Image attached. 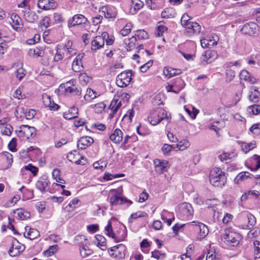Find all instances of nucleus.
Instances as JSON below:
<instances>
[{
    "instance_id": "obj_1",
    "label": "nucleus",
    "mask_w": 260,
    "mask_h": 260,
    "mask_svg": "<svg viewBox=\"0 0 260 260\" xmlns=\"http://www.w3.org/2000/svg\"><path fill=\"white\" fill-rule=\"evenodd\" d=\"M209 181L213 186L221 187L226 182V177L219 168H214L210 171Z\"/></svg>"
},
{
    "instance_id": "obj_2",
    "label": "nucleus",
    "mask_w": 260,
    "mask_h": 260,
    "mask_svg": "<svg viewBox=\"0 0 260 260\" xmlns=\"http://www.w3.org/2000/svg\"><path fill=\"white\" fill-rule=\"evenodd\" d=\"M165 119L168 120L169 117L167 116V111L162 108H157L152 111L148 116L150 123L153 125H157Z\"/></svg>"
},
{
    "instance_id": "obj_3",
    "label": "nucleus",
    "mask_w": 260,
    "mask_h": 260,
    "mask_svg": "<svg viewBox=\"0 0 260 260\" xmlns=\"http://www.w3.org/2000/svg\"><path fill=\"white\" fill-rule=\"evenodd\" d=\"M105 233L113 239L116 242L124 241L127 236V232L125 229H120L118 234L114 233L112 228V223L110 221H108L107 225L105 228Z\"/></svg>"
},
{
    "instance_id": "obj_4",
    "label": "nucleus",
    "mask_w": 260,
    "mask_h": 260,
    "mask_svg": "<svg viewBox=\"0 0 260 260\" xmlns=\"http://www.w3.org/2000/svg\"><path fill=\"white\" fill-rule=\"evenodd\" d=\"M17 136L22 139L28 140L30 138H34L36 135V129L34 127L28 125H22L19 127V130L16 131Z\"/></svg>"
},
{
    "instance_id": "obj_5",
    "label": "nucleus",
    "mask_w": 260,
    "mask_h": 260,
    "mask_svg": "<svg viewBox=\"0 0 260 260\" xmlns=\"http://www.w3.org/2000/svg\"><path fill=\"white\" fill-rule=\"evenodd\" d=\"M222 237L224 242L231 246H235L239 244L240 239L239 234L231 231L229 229H226L224 231Z\"/></svg>"
},
{
    "instance_id": "obj_6",
    "label": "nucleus",
    "mask_w": 260,
    "mask_h": 260,
    "mask_svg": "<svg viewBox=\"0 0 260 260\" xmlns=\"http://www.w3.org/2000/svg\"><path fill=\"white\" fill-rule=\"evenodd\" d=\"M132 71L123 72L117 76L116 83L120 87H125L128 86L132 80Z\"/></svg>"
},
{
    "instance_id": "obj_7",
    "label": "nucleus",
    "mask_w": 260,
    "mask_h": 260,
    "mask_svg": "<svg viewBox=\"0 0 260 260\" xmlns=\"http://www.w3.org/2000/svg\"><path fill=\"white\" fill-rule=\"evenodd\" d=\"M108 250L111 256L118 259H122L125 257L126 247L120 244L110 248Z\"/></svg>"
},
{
    "instance_id": "obj_8",
    "label": "nucleus",
    "mask_w": 260,
    "mask_h": 260,
    "mask_svg": "<svg viewBox=\"0 0 260 260\" xmlns=\"http://www.w3.org/2000/svg\"><path fill=\"white\" fill-rule=\"evenodd\" d=\"M107 38H109V34L107 32H103L101 36L95 37L91 43V50L93 51H96L103 47L105 40Z\"/></svg>"
},
{
    "instance_id": "obj_9",
    "label": "nucleus",
    "mask_w": 260,
    "mask_h": 260,
    "mask_svg": "<svg viewBox=\"0 0 260 260\" xmlns=\"http://www.w3.org/2000/svg\"><path fill=\"white\" fill-rule=\"evenodd\" d=\"M24 246L19 243L18 241L13 238L12 240L11 247L9 250V254L11 256H16L24 250Z\"/></svg>"
},
{
    "instance_id": "obj_10",
    "label": "nucleus",
    "mask_w": 260,
    "mask_h": 260,
    "mask_svg": "<svg viewBox=\"0 0 260 260\" xmlns=\"http://www.w3.org/2000/svg\"><path fill=\"white\" fill-rule=\"evenodd\" d=\"M99 11L104 15L105 18L108 19L115 18L117 15L116 8L110 5L102 6Z\"/></svg>"
},
{
    "instance_id": "obj_11",
    "label": "nucleus",
    "mask_w": 260,
    "mask_h": 260,
    "mask_svg": "<svg viewBox=\"0 0 260 260\" xmlns=\"http://www.w3.org/2000/svg\"><path fill=\"white\" fill-rule=\"evenodd\" d=\"M50 184V182L47 176L44 175L40 177L36 183V186L41 192L48 191V187Z\"/></svg>"
},
{
    "instance_id": "obj_12",
    "label": "nucleus",
    "mask_w": 260,
    "mask_h": 260,
    "mask_svg": "<svg viewBox=\"0 0 260 260\" xmlns=\"http://www.w3.org/2000/svg\"><path fill=\"white\" fill-rule=\"evenodd\" d=\"M87 21V19L82 14L75 15L68 21V26L71 27L77 25L84 24Z\"/></svg>"
},
{
    "instance_id": "obj_13",
    "label": "nucleus",
    "mask_w": 260,
    "mask_h": 260,
    "mask_svg": "<svg viewBox=\"0 0 260 260\" xmlns=\"http://www.w3.org/2000/svg\"><path fill=\"white\" fill-rule=\"evenodd\" d=\"M257 30L256 24L254 22H250L244 24L241 30L244 34L254 36L256 34Z\"/></svg>"
},
{
    "instance_id": "obj_14",
    "label": "nucleus",
    "mask_w": 260,
    "mask_h": 260,
    "mask_svg": "<svg viewBox=\"0 0 260 260\" xmlns=\"http://www.w3.org/2000/svg\"><path fill=\"white\" fill-rule=\"evenodd\" d=\"M155 171L159 174H163L169 168L168 161L156 159L154 160Z\"/></svg>"
},
{
    "instance_id": "obj_15",
    "label": "nucleus",
    "mask_w": 260,
    "mask_h": 260,
    "mask_svg": "<svg viewBox=\"0 0 260 260\" xmlns=\"http://www.w3.org/2000/svg\"><path fill=\"white\" fill-rule=\"evenodd\" d=\"M180 212L185 218H189L192 215L193 209L191 204L188 203H183L180 205Z\"/></svg>"
},
{
    "instance_id": "obj_16",
    "label": "nucleus",
    "mask_w": 260,
    "mask_h": 260,
    "mask_svg": "<svg viewBox=\"0 0 260 260\" xmlns=\"http://www.w3.org/2000/svg\"><path fill=\"white\" fill-rule=\"evenodd\" d=\"M84 242H81L80 245V253L82 257H86L91 255L93 251L89 248V243L84 237Z\"/></svg>"
},
{
    "instance_id": "obj_17",
    "label": "nucleus",
    "mask_w": 260,
    "mask_h": 260,
    "mask_svg": "<svg viewBox=\"0 0 260 260\" xmlns=\"http://www.w3.org/2000/svg\"><path fill=\"white\" fill-rule=\"evenodd\" d=\"M94 141L93 139L88 136L82 137L77 142V147L79 149L83 150L90 146Z\"/></svg>"
},
{
    "instance_id": "obj_18",
    "label": "nucleus",
    "mask_w": 260,
    "mask_h": 260,
    "mask_svg": "<svg viewBox=\"0 0 260 260\" xmlns=\"http://www.w3.org/2000/svg\"><path fill=\"white\" fill-rule=\"evenodd\" d=\"M38 6L40 9L48 10L56 8V3L53 0H39Z\"/></svg>"
},
{
    "instance_id": "obj_19",
    "label": "nucleus",
    "mask_w": 260,
    "mask_h": 260,
    "mask_svg": "<svg viewBox=\"0 0 260 260\" xmlns=\"http://www.w3.org/2000/svg\"><path fill=\"white\" fill-rule=\"evenodd\" d=\"M22 12L25 19L29 22L34 23L39 19L38 16L36 13L30 11L29 8H24V10H22Z\"/></svg>"
},
{
    "instance_id": "obj_20",
    "label": "nucleus",
    "mask_w": 260,
    "mask_h": 260,
    "mask_svg": "<svg viewBox=\"0 0 260 260\" xmlns=\"http://www.w3.org/2000/svg\"><path fill=\"white\" fill-rule=\"evenodd\" d=\"M170 82L175 89V90L174 91V93L176 94L179 93V92L184 88L185 85L184 81L180 78H175Z\"/></svg>"
},
{
    "instance_id": "obj_21",
    "label": "nucleus",
    "mask_w": 260,
    "mask_h": 260,
    "mask_svg": "<svg viewBox=\"0 0 260 260\" xmlns=\"http://www.w3.org/2000/svg\"><path fill=\"white\" fill-rule=\"evenodd\" d=\"M217 36L204 38L201 40V45L203 48H210L217 43Z\"/></svg>"
},
{
    "instance_id": "obj_22",
    "label": "nucleus",
    "mask_w": 260,
    "mask_h": 260,
    "mask_svg": "<svg viewBox=\"0 0 260 260\" xmlns=\"http://www.w3.org/2000/svg\"><path fill=\"white\" fill-rule=\"evenodd\" d=\"M12 22H10L12 27L18 30L22 27L23 23L21 18L16 14L13 13L11 16Z\"/></svg>"
},
{
    "instance_id": "obj_23",
    "label": "nucleus",
    "mask_w": 260,
    "mask_h": 260,
    "mask_svg": "<svg viewBox=\"0 0 260 260\" xmlns=\"http://www.w3.org/2000/svg\"><path fill=\"white\" fill-rule=\"evenodd\" d=\"M42 100L44 106L46 107H48L50 110L55 111L58 110L59 108V106L54 102H52V105L53 106H50L51 99L50 96L47 94L42 95Z\"/></svg>"
},
{
    "instance_id": "obj_24",
    "label": "nucleus",
    "mask_w": 260,
    "mask_h": 260,
    "mask_svg": "<svg viewBox=\"0 0 260 260\" xmlns=\"http://www.w3.org/2000/svg\"><path fill=\"white\" fill-rule=\"evenodd\" d=\"M183 27L186 28L190 34H198L201 30V26L197 22L190 21Z\"/></svg>"
},
{
    "instance_id": "obj_25",
    "label": "nucleus",
    "mask_w": 260,
    "mask_h": 260,
    "mask_svg": "<svg viewBox=\"0 0 260 260\" xmlns=\"http://www.w3.org/2000/svg\"><path fill=\"white\" fill-rule=\"evenodd\" d=\"M110 202L112 206L122 204L125 202L128 203L129 205L132 204V202L131 200H127L125 198L116 195L110 198Z\"/></svg>"
},
{
    "instance_id": "obj_26",
    "label": "nucleus",
    "mask_w": 260,
    "mask_h": 260,
    "mask_svg": "<svg viewBox=\"0 0 260 260\" xmlns=\"http://www.w3.org/2000/svg\"><path fill=\"white\" fill-rule=\"evenodd\" d=\"M204 57V60L209 63L217 58V54L214 50H207L205 52Z\"/></svg>"
},
{
    "instance_id": "obj_27",
    "label": "nucleus",
    "mask_w": 260,
    "mask_h": 260,
    "mask_svg": "<svg viewBox=\"0 0 260 260\" xmlns=\"http://www.w3.org/2000/svg\"><path fill=\"white\" fill-rule=\"evenodd\" d=\"M14 214H16L15 217L20 220H25L29 218L30 213L23 209H17L13 211Z\"/></svg>"
},
{
    "instance_id": "obj_28",
    "label": "nucleus",
    "mask_w": 260,
    "mask_h": 260,
    "mask_svg": "<svg viewBox=\"0 0 260 260\" xmlns=\"http://www.w3.org/2000/svg\"><path fill=\"white\" fill-rule=\"evenodd\" d=\"M163 72L166 76L170 78L174 76L179 75L181 71L180 69H174L171 67H165Z\"/></svg>"
},
{
    "instance_id": "obj_29",
    "label": "nucleus",
    "mask_w": 260,
    "mask_h": 260,
    "mask_svg": "<svg viewBox=\"0 0 260 260\" xmlns=\"http://www.w3.org/2000/svg\"><path fill=\"white\" fill-rule=\"evenodd\" d=\"M27 230L28 232H27L26 235L24 233V236L30 240H34L40 236L39 232L36 229H32L29 226H26L25 231H27Z\"/></svg>"
},
{
    "instance_id": "obj_30",
    "label": "nucleus",
    "mask_w": 260,
    "mask_h": 260,
    "mask_svg": "<svg viewBox=\"0 0 260 260\" xmlns=\"http://www.w3.org/2000/svg\"><path fill=\"white\" fill-rule=\"evenodd\" d=\"M28 54L32 57H41L44 55V51L42 47H36L29 49Z\"/></svg>"
},
{
    "instance_id": "obj_31",
    "label": "nucleus",
    "mask_w": 260,
    "mask_h": 260,
    "mask_svg": "<svg viewBox=\"0 0 260 260\" xmlns=\"http://www.w3.org/2000/svg\"><path fill=\"white\" fill-rule=\"evenodd\" d=\"M123 133L122 131L116 128L114 133L111 135L110 139L115 143H118L122 140Z\"/></svg>"
},
{
    "instance_id": "obj_32",
    "label": "nucleus",
    "mask_w": 260,
    "mask_h": 260,
    "mask_svg": "<svg viewBox=\"0 0 260 260\" xmlns=\"http://www.w3.org/2000/svg\"><path fill=\"white\" fill-rule=\"evenodd\" d=\"M252 175L248 172H242L239 173L234 179L236 184H239L241 181H244L248 178H251Z\"/></svg>"
},
{
    "instance_id": "obj_33",
    "label": "nucleus",
    "mask_w": 260,
    "mask_h": 260,
    "mask_svg": "<svg viewBox=\"0 0 260 260\" xmlns=\"http://www.w3.org/2000/svg\"><path fill=\"white\" fill-rule=\"evenodd\" d=\"M259 92L255 87H251L250 94L248 96L249 101L253 103H256L259 101Z\"/></svg>"
},
{
    "instance_id": "obj_34",
    "label": "nucleus",
    "mask_w": 260,
    "mask_h": 260,
    "mask_svg": "<svg viewBox=\"0 0 260 260\" xmlns=\"http://www.w3.org/2000/svg\"><path fill=\"white\" fill-rule=\"evenodd\" d=\"M121 106V101H119V100L114 98L111 101L110 108L113 112V114H115Z\"/></svg>"
},
{
    "instance_id": "obj_35",
    "label": "nucleus",
    "mask_w": 260,
    "mask_h": 260,
    "mask_svg": "<svg viewBox=\"0 0 260 260\" xmlns=\"http://www.w3.org/2000/svg\"><path fill=\"white\" fill-rule=\"evenodd\" d=\"M137 39L135 36H133L131 38L125 39L124 40V44L125 47L127 50H131L135 46Z\"/></svg>"
},
{
    "instance_id": "obj_36",
    "label": "nucleus",
    "mask_w": 260,
    "mask_h": 260,
    "mask_svg": "<svg viewBox=\"0 0 260 260\" xmlns=\"http://www.w3.org/2000/svg\"><path fill=\"white\" fill-rule=\"evenodd\" d=\"M192 111H191L189 107H187L186 106L184 107V109L186 113L188 114V115L191 117L192 119H194L198 113L199 112V110L196 109L194 107L190 106L189 107Z\"/></svg>"
},
{
    "instance_id": "obj_37",
    "label": "nucleus",
    "mask_w": 260,
    "mask_h": 260,
    "mask_svg": "<svg viewBox=\"0 0 260 260\" xmlns=\"http://www.w3.org/2000/svg\"><path fill=\"white\" fill-rule=\"evenodd\" d=\"M175 11L172 8H167L161 12V17L164 18H171L175 16Z\"/></svg>"
},
{
    "instance_id": "obj_38",
    "label": "nucleus",
    "mask_w": 260,
    "mask_h": 260,
    "mask_svg": "<svg viewBox=\"0 0 260 260\" xmlns=\"http://www.w3.org/2000/svg\"><path fill=\"white\" fill-rule=\"evenodd\" d=\"M98 96V93L91 88H87L86 93L84 96L85 100L90 102L91 100L95 99Z\"/></svg>"
},
{
    "instance_id": "obj_39",
    "label": "nucleus",
    "mask_w": 260,
    "mask_h": 260,
    "mask_svg": "<svg viewBox=\"0 0 260 260\" xmlns=\"http://www.w3.org/2000/svg\"><path fill=\"white\" fill-rule=\"evenodd\" d=\"M224 127V123L222 121H215L213 123H212L210 126L209 128L212 130H214L217 133L222 128Z\"/></svg>"
},
{
    "instance_id": "obj_40",
    "label": "nucleus",
    "mask_w": 260,
    "mask_h": 260,
    "mask_svg": "<svg viewBox=\"0 0 260 260\" xmlns=\"http://www.w3.org/2000/svg\"><path fill=\"white\" fill-rule=\"evenodd\" d=\"M60 172L58 169H54L52 173V177L57 182L64 184L66 181L60 177Z\"/></svg>"
},
{
    "instance_id": "obj_41",
    "label": "nucleus",
    "mask_w": 260,
    "mask_h": 260,
    "mask_svg": "<svg viewBox=\"0 0 260 260\" xmlns=\"http://www.w3.org/2000/svg\"><path fill=\"white\" fill-rule=\"evenodd\" d=\"M255 147V144L253 143H247L245 142L241 143V148L242 151L245 153L249 152Z\"/></svg>"
},
{
    "instance_id": "obj_42",
    "label": "nucleus",
    "mask_w": 260,
    "mask_h": 260,
    "mask_svg": "<svg viewBox=\"0 0 260 260\" xmlns=\"http://www.w3.org/2000/svg\"><path fill=\"white\" fill-rule=\"evenodd\" d=\"M83 68L82 61L74 59L72 63V70L74 72H79L83 70Z\"/></svg>"
},
{
    "instance_id": "obj_43",
    "label": "nucleus",
    "mask_w": 260,
    "mask_h": 260,
    "mask_svg": "<svg viewBox=\"0 0 260 260\" xmlns=\"http://www.w3.org/2000/svg\"><path fill=\"white\" fill-rule=\"evenodd\" d=\"M199 228L200 230L199 237L200 239H203L208 234L209 230L207 226L203 223H201L199 225Z\"/></svg>"
},
{
    "instance_id": "obj_44",
    "label": "nucleus",
    "mask_w": 260,
    "mask_h": 260,
    "mask_svg": "<svg viewBox=\"0 0 260 260\" xmlns=\"http://www.w3.org/2000/svg\"><path fill=\"white\" fill-rule=\"evenodd\" d=\"M79 79L80 83L83 85H86L89 83L91 78L87 75L85 73L80 74L79 76Z\"/></svg>"
},
{
    "instance_id": "obj_45",
    "label": "nucleus",
    "mask_w": 260,
    "mask_h": 260,
    "mask_svg": "<svg viewBox=\"0 0 260 260\" xmlns=\"http://www.w3.org/2000/svg\"><path fill=\"white\" fill-rule=\"evenodd\" d=\"M139 40L147 39L148 38V35L146 31L143 29H139L136 30L135 36Z\"/></svg>"
},
{
    "instance_id": "obj_46",
    "label": "nucleus",
    "mask_w": 260,
    "mask_h": 260,
    "mask_svg": "<svg viewBox=\"0 0 260 260\" xmlns=\"http://www.w3.org/2000/svg\"><path fill=\"white\" fill-rule=\"evenodd\" d=\"M190 145V143L188 141L186 140H183L182 141L179 142V143L176 144V148H178V150L183 151L188 148Z\"/></svg>"
},
{
    "instance_id": "obj_47",
    "label": "nucleus",
    "mask_w": 260,
    "mask_h": 260,
    "mask_svg": "<svg viewBox=\"0 0 260 260\" xmlns=\"http://www.w3.org/2000/svg\"><path fill=\"white\" fill-rule=\"evenodd\" d=\"M144 5L143 2L140 0H132L131 7L137 12L140 10Z\"/></svg>"
},
{
    "instance_id": "obj_48",
    "label": "nucleus",
    "mask_w": 260,
    "mask_h": 260,
    "mask_svg": "<svg viewBox=\"0 0 260 260\" xmlns=\"http://www.w3.org/2000/svg\"><path fill=\"white\" fill-rule=\"evenodd\" d=\"M168 28L163 25L161 22H159L157 25V35L158 37L162 36L163 34L167 31Z\"/></svg>"
},
{
    "instance_id": "obj_49",
    "label": "nucleus",
    "mask_w": 260,
    "mask_h": 260,
    "mask_svg": "<svg viewBox=\"0 0 260 260\" xmlns=\"http://www.w3.org/2000/svg\"><path fill=\"white\" fill-rule=\"evenodd\" d=\"M66 91L68 93H72L74 95H80L81 92L80 88L74 86L73 87L67 86L66 88Z\"/></svg>"
},
{
    "instance_id": "obj_50",
    "label": "nucleus",
    "mask_w": 260,
    "mask_h": 260,
    "mask_svg": "<svg viewBox=\"0 0 260 260\" xmlns=\"http://www.w3.org/2000/svg\"><path fill=\"white\" fill-rule=\"evenodd\" d=\"M78 108L75 107H73L69 110L70 113L66 114V119H72L77 117L78 114Z\"/></svg>"
},
{
    "instance_id": "obj_51",
    "label": "nucleus",
    "mask_w": 260,
    "mask_h": 260,
    "mask_svg": "<svg viewBox=\"0 0 260 260\" xmlns=\"http://www.w3.org/2000/svg\"><path fill=\"white\" fill-rule=\"evenodd\" d=\"M9 32L8 29H0V44L6 41V39L9 37Z\"/></svg>"
},
{
    "instance_id": "obj_52",
    "label": "nucleus",
    "mask_w": 260,
    "mask_h": 260,
    "mask_svg": "<svg viewBox=\"0 0 260 260\" xmlns=\"http://www.w3.org/2000/svg\"><path fill=\"white\" fill-rule=\"evenodd\" d=\"M146 215V213L144 212L138 211L136 213L131 214V216L128 218V222H132L133 219H136L137 218L144 217Z\"/></svg>"
},
{
    "instance_id": "obj_53",
    "label": "nucleus",
    "mask_w": 260,
    "mask_h": 260,
    "mask_svg": "<svg viewBox=\"0 0 260 260\" xmlns=\"http://www.w3.org/2000/svg\"><path fill=\"white\" fill-rule=\"evenodd\" d=\"M247 110L249 113H252L254 115H257L260 112V105H253L249 106Z\"/></svg>"
},
{
    "instance_id": "obj_54",
    "label": "nucleus",
    "mask_w": 260,
    "mask_h": 260,
    "mask_svg": "<svg viewBox=\"0 0 260 260\" xmlns=\"http://www.w3.org/2000/svg\"><path fill=\"white\" fill-rule=\"evenodd\" d=\"M246 218L248 221L247 228L249 229H250L253 226V225L255 224L256 222L255 218L253 215L249 214L247 215Z\"/></svg>"
},
{
    "instance_id": "obj_55",
    "label": "nucleus",
    "mask_w": 260,
    "mask_h": 260,
    "mask_svg": "<svg viewBox=\"0 0 260 260\" xmlns=\"http://www.w3.org/2000/svg\"><path fill=\"white\" fill-rule=\"evenodd\" d=\"M106 107V105L103 102H100L94 105L91 106V107L94 108L95 112L97 113H100L104 110Z\"/></svg>"
},
{
    "instance_id": "obj_56",
    "label": "nucleus",
    "mask_w": 260,
    "mask_h": 260,
    "mask_svg": "<svg viewBox=\"0 0 260 260\" xmlns=\"http://www.w3.org/2000/svg\"><path fill=\"white\" fill-rule=\"evenodd\" d=\"M132 26L133 24L131 23H127L124 28L121 30L120 34L123 36H126L131 32Z\"/></svg>"
},
{
    "instance_id": "obj_57",
    "label": "nucleus",
    "mask_w": 260,
    "mask_h": 260,
    "mask_svg": "<svg viewBox=\"0 0 260 260\" xmlns=\"http://www.w3.org/2000/svg\"><path fill=\"white\" fill-rule=\"evenodd\" d=\"M226 81L227 82H231L235 77V71L232 69H228L226 70Z\"/></svg>"
},
{
    "instance_id": "obj_58",
    "label": "nucleus",
    "mask_w": 260,
    "mask_h": 260,
    "mask_svg": "<svg viewBox=\"0 0 260 260\" xmlns=\"http://www.w3.org/2000/svg\"><path fill=\"white\" fill-rule=\"evenodd\" d=\"M23 169L31 172L34 176H36L38 171V168L32 166L31 164L24 166Z\"/></svg>"
},
{
    "instance_id": "obj_59",
    "label": "nucleus",
    "mask_w": 260,
    "mask_h": 260,
    "mask_svg": "<svg viewBox=\"0 0 260 260\" xmlns=\"http://www.w3.org/2000/svg\"><path fill=\"white\" fill-rule=\"evenodd\" d=\"M107 164L103 161H98L93 164V167L95 169H100L103 170L106 167Z\"/></svg>"
},
{
    "instance_id": "obj_60",
    "label": "nucleus",
    "mask_w": 260,
    "mask_h": 260,
    "mask_svg": "<svg viewBox=\"0 0 260 260\" xmlns=\"http://www.w3.org/2000/svg\"><path fill=\"white\" fill-rule=\"evenodd\" d=\"M152 256L158 260L162 259L165 258V253H161L159 250H154L151 252Z\"/></svg>"
},
{
    "instance_id": "obj_61",
    "label": "nucleus",
    "mask_w": 260,
    "mask_h": 260,
    "mask_svg": "<svg viewBox=\"0 0 260 260\" xmlns=\"http://www.w3.org/2000/svg\"><path fill=\"white\" fill-rule=\"evenodd\" d=\"M58 248L57 245H54L50 246L48 250L45 251V255L49 256L52 255L55 251H57Z\"/></svg>"
},
{
    "instance_id": "obj_62",
    "label": "nucleus",
    "mask_w": 260,
    "mask_h": 260,
    "mask_svg": "<svg viewBox=\"0 0 260 260\" xmlns=\"http://www.w3.org/2000/svg\"><path fill=\"white\" fill-rule=\"evenodd\" d=\"M36 114V113L35 110L32 109H28L26 110L24 115L26 119L31 120L34 117Z\"/></svg>"
},
{
    "instance_id": "obj_63",
    "label": "nucleus",
    "mask_w": 260,
    "mask_h": 260,
    "mask_svg": "<svg viewBox=\"0 0 260 260\" xmlns=\"http://www.w3.org/2000/svg\"><path fill=\"white\" fill-rule=\"evenodd\" d=\"M256 257H260V241L255 240L253 243Z\"/></svg>"
},
{
    "instance_id": "obj_64",
    "label": "nucleus",
    "mask_w": 260,
    "mask_h": 260,
    "mask_svg": "<svg viewBox=\"0 0 260 260\" xmlns=\"http://www.w3.org/2000/svg\"><path fill=\"white\" fill-rule=\"evenodd\" d=\"M16 76L19 81H21L25 75V71L22 68L17 69L16 72Z\"/></svg>"
}]
</instances>
